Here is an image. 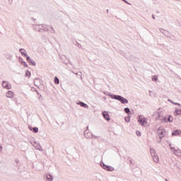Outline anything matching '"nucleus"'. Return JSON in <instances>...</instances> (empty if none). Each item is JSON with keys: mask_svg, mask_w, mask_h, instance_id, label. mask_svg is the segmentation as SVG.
<instances>
[{"mask_svg": "<svg viewBox=\"0 0 181 181\" xmlns=\"http://www.w3.org/2000/svg\"><path fill=\"white\" fill-rule=\"evenodd\" d=\"M138 122H139V124H141L143 127L145 126V124L148 123L145 119L141 118V116H139L138 119Z\"/></svg>", "mask_w": 181, "mask_h": 181, "instance_id": "9b49d317", "label": "nucleus"}, {"mask_svg": "<svg viewBox=\"0 0 181 181\" xmlns=\"http://www.w3.org/2000/svg\"><path fill=\"white\" fill-rule=\"evenodd\" d=\"M2 87L3 88H6V90H11L12 88V85L6 81H3Z\"/></svg>", "mask_w": 181, "mask_h": 181, "instance_id": "39448f33", "label": "nucleus"}, {"mask_svg": "<svg viewBox=\"0 0 181 181\" xmlns=\"http://www.w3.org/2000/svg\"><path fill=\"white\" fill-rule=\"evenodd\" d=\"M46 177L47 179L49 180V181H52L53 180V176L50 174H47L46 175Z\"/></svg>", "mask_w": 181, "mask_h": 181, "instance_id": "5701e85b", "label": "nucleus"}, {"mask_svg": "<svg viewBox=\"0 0 181 181\" xmlns=\"http://www.w3.org/2000/svg\"><path fill=\"white\" fill-rule=\"evenodd\" d=\"M151 80L152 81H158V76L156 75L153 76Z\"/></svg>", "mask_w": 181, "mask_h": 181, "instance_id": "7c9ffc66", "label": "nucleus"}, {"mask_svg": "<svg viewBox=\"0 0 181 181\" xmlns=\"http://www.w3.org/2000/svg\"><path fill=\"white\" fill-rule=\"evenodd\" d=\"M6 96L7 97V98H13V93L11 90H8L6 93Z\"/></svg>", "mask_w": 181, "mask_h": 181, "instance_id": "4468645a", "label": "nucleus"}, {"mask_svg": "<svg viewBox=\"0 0 181 181\" xmlns=\"http://www.w3.org/2000/svg\"><path fill=\"white\" fill-rule=\"evenodd\" d=\"M25 52H26V50H25L23 48H21L19 49V52L21 53V56H23L25 57V56H27V53H25Z\"/></svg>", "mask_w": 181, "mask_h": 181, "instance_id": "6ab92c4d", "label": "nucleus"}, {"mask_svg": "<svg viewBox=\"0 0 181 181\" xmlns=\"http://www.w3.org/2000/svg\"><path fill=\"white\" fill-rule=\"evenodd\" d=\"M33 90H35V91H36L37 95H40V93H39V91L35 88H33Z\"/></svg>", "mask_w": 181, "mask_h": 181, "instance_id": "58836bf2", "label": "nucleus"}, {"mask_svg": "<svg viewBox=\"0 0 181 181\" xmlns=\"http://www.w3.org/2000/svg\"><path fill=\"white\" fill-rule=\"evenodd\" d=\"M167 122H173V117L172 115L167 116Z\"/></svg>", "mask_w": 181, "mask_h": 181, "instance_id": "412c9836", "label": "nucleus"}, {"mask_svg": "<svg viewBox=\"0 0 181 181\" xmlns=\"http://www.w3.org/2000/svg\"><path fill=\"white\" fill-rule=\"evenodd\" d=\"M30 76H31L30 71H29V70H27L25 71V76L28 77V78H30Z\"/></svg>", "mask_w": 181, "mask_h": 181, "instance_id": "c756f323", "label": "nucleus"}, {"mask_svg": "<svg viewBox=\"0 0 181 181\" xmlns=\"http://www.w3.org/2000/svg\"><path fill=\"white\" fill-rule=\"evenodd\" d=\"M107 11V13H108V12H109V10H108V9H107V11Z\"/></svg>", "mask_w": 181, "mask_h": 181, "instance_id": "09e8293b", "label": "nucleus"}, {"mask_svg": "<svg viewBox=\"0 0 181 181\" xmlns=\"http://www.w3.org/2000/svg\"><path fill=\"white\" fill-rule=\"evenodd\" d=\"M124 112H126V114H128V115H129V114H131V110H129V107H125L124 109Z\"/></svg>", "mask_w": 181, "mask_h": 181, "instance_id": "b1692460", "label": "nucleus"}, {"mask_svg": "<svg viewBox=\"0 0 181 181\" xmlns=\"http://www.w3.org/2000/svg\"><path fill=\"white\" fill-rule=\"evenodd\" d=\"M28 129L32 131V132H34V134H37L39 132V128L36 127H33L32 126H28Z\"/></svg>", "mask_w": 181, "mask_h": 181, "instance_id": "1a4fd4ad", "label": "nucleus"}, {"mask_svg": "<svg viewBox=\"0 0 181 181\" xmlns=\"http://www.w3.org/2000/svg\"><path fill=\"white\" fill-rule=\"evenodd\" d=\"M115 100H117V101H119L122 104H128L129 103L128 99L119 95H116V96H115Z\"/></svg>", "mask_w": 181, "mask_h": 181, "instance_id": "f03ea898", "label": "nucleus"}, {"mask_svg": "<svg viewBox=\"0 0 181 181\" xmlns=\"http://www.w3.org/2000/svg\"><path fill=\"white\" fill-rule=\"evenodd\" d=\"M158 142H159V144H160V140Z\"/></svg>", "mask_w": 181, "mask_h": 181, "instance_id": "5fc2aeb1", "label": "nucleus"}, {"mask_svg": "<svg viewBox=\"0 0 181 181\" xmlns=\"http://www.w3.org/2000/svg\"><path fill=\"white\" fill-rule=\"evenodd\" d=\"M24 57H26V59H27L28 63H29L30 61L32 59L30 58V57L28 56V54H27V56H25Z\"/></svg>", "mask_w": 181, "mask_h": 181, "instance_id": "c9c22d12", "label": "nucleus"}, {"mask_svg": "<svg viewBox=\"0 0 181 181\" xmlns=\"http://www.w3.org/2000/svg\"><path fill=\"white\" fill-rule=\"evenodd\" d=\"M35 81H40V78H35Z\"/></svg>", "mask_w": 181, "mask_h": 181, "instance_id": "a19ab883", "label": "nucleus"}, {"mask_svg": "<svg viewBox=\"0 0 181 181\" xmlns=\"http://www.w3.org/2000/svg\"><path fill=\"white\" fill-rule=\"evenodd\" d=\"M123 2H124L125 4H127V5H131V3L128 2V1L127 0H122Z\"/></svg>", "mask_w": 181, "mask_h": 181, "instance_id": "4c0bfd02", "label": "nucleus"}, {"mask_svg": "<svg viewBox=\"0 0 181 181\" xmlns=\"http://www.w3.org/2000/svg\"><path fill=\"white\" fill-rule=\"evenodd\" d=\"M102 115H103V118H105V119H106V121H110V119H111L110 118V115L106 111L103 112Z\"/></svg>", "mask_w": 181, "mask_h": 181, "instance_id": "9d476101", "label": "nucleus"}, {"mask_svg": "<svg viewBox=\"0 0 181 181\" xmlns=\"http://www.w3.org/2000/svg\"><path fill=\"white\" fill-rule=\"evenodd\" d=\"M84 135L87 139H91V138H93V133H91V132H88L87 129L84 132Z\"/></svg>", "mask_w": 181, "mask_h": 181, "instance_id": "423d86ee", "label": "nucleus"}, {"mask_svg": "<svg viewBox=\"0 0 181 181\" xmlns=\"http://www.w3.org/2000/svg\"><path fill=\"white\" fill-rule=\"evenodd\" d=\"M150 153L151 156H155L156 155H158V153H156V151L153 148H150Z\"/></svg>", "mask_w": 181, "mask_h": 181, "instance_id": "a211bd4d", "label": "nucleus"}, {"mask_svg": "<svg viewBox=\"0 0 181 181\" xmlns=\"http://www.w3.org/2000/svg\"><path fill=\"white\" fill-rule=\"evenodd\" d=\"M157 133L159 135L160 139H162L163 138H165V134L166 133V131L163 127H159L157 130Z\"/></svg>", "mask_w": 181, "mask_h": 181, "instance_id": "7ed1b4c3", "label": "nucleus"}, {"mask_svg": "<svg viewBox=\"0 0 181 181\" xmlns=\"http://www.w3.org/2000/svg\"><path fill=\"white\" fill-rule=\"evenodd\" d=\"M100 166L103 169H105V170H107V172H114L113 167L107 165L104 163H100Z\"/></svg>", "mask_w": 181, "mask_h": 181, "instance_id": "20e7f679", "label": "nucleus"}, {"mask_svg": "<svg viewBox=\"0 0 181 181\" xmlns=\"http://www.w3.org/2000/svg\"><path fill=\"white\" fill-rule=\"evenodd\" d=\"M32 145L37 151H42V146H40V144L39 143L34 141L33 143H32Z\"/></svg>", "mask_w": 181, "mask_h": 181, "instance_id": "0eeeda50", "label": "nucleus"}, {"mask_svg": "<svg viewBox=\"0 0 181 181\" xmlns=\"http://www.w3.org/2000/svg\"><path fill=\"white\" fill-rule=\"evenodd\" d=\"M174 153H175V155H177V156H181V151H180V149L175 150Z\"/></svg>", "mask_w": 181, "mask_h": 181, "instance_id": "393cba45", "label": "nucleus"}, {"mask_svg": "<svg viewBox=\"0 0 181 181\" xmlns=\"http://www.w3.org/2000/svg\"><path fill=\"white\" fill-rule=\"evenodd\" d=\"M78 105H80L81 107H83V108H88V105L86 104L85 103L82 101H79L77 103Z\"/></svg>", "mask_w": 181, "mask_h": 181, "instance_id": "ddd939ff", "label": "nucleus"}, {"mask_svg": "<svg viewBox=\"0 0 181 181\" xmlns=\"http://www.w3.org/2000/svg\"><path fill=\"white\" fill-rule=\"evenodd\" d=\"M76 46H77V47H78L79 49H81V47H82L81 45H80V43H78L77 42H76Z\"/></svg>", "mask_w": 181, "mask_h": 181, "instance_id": "e433bc0d", "label": "nucleus"}, {"mask_svg": "<svg viewBox=\"0 0 181 181\" xmlns=\"http://www.w3.org/2000/svg\"><path fill=\"white\" fill-rule=\"evenodd\" d=\"M165 181H168V179H165Z\"/></svg>", "mask_w": 181, "mask_h": 181, "instance_id": "6e6d98bb", "label": "nucleus"}, {"mask_svg": "<svg viewBox=\"0 0 181 181\" xmlns=\"http://www.w3.org/2000/svg\"><path fill=\"white\" fill-rule=\"evenodd\" d=\"M170 149H171V151H174V152H175V151H176V149H175L174 147H171Z\"/></svg>", "mask_w": 181, "mask_h": 181, "instance_id": "37998d69", "label": "nucleus"}, {"mask_svg": "<svg viewBox=\"0 0 181 181\" xmlns=\"http://www.w3.org/2000/svg\"><path fill=\"white\" fill-rule=\"evenodd\" d=\"M105 95H107L108 97H110L112 100L115 99V97L117 95H112L111 93L108 91L103 92Z\"/></svg>", "mask_w": 181, "mask_h": 181, "instance_id": "f8f14e48", "label": "nucleus"}, {"mask_svg": "<svg viewBox=\"0 0 181 181\" xmlns=\"http://www.w3.org/2000/svg\"><path fill=\"white\" fill-rule=\"evenodd\" d=\"M30 63V64H32V66H36V62H35V60L33 59H30V61L28 62Z\"/></svg>", "mask_w": 181, "mask_h": 181, "instance_id": "2f4dec72", "label": "nucleus"}, {"mask_svg": "<svg viewBox=\"0 0 181 181\" xmlns=\"http://www.w3.org/2000/svg\"><path fill=\"white\" fill-rule=\"evenodd\" d=\"M54 80L55 84H59L60 81L59 80V78H58L57 76H55V77L54 78Z\"/></svg>", "mask_w": 181, "mask_h": 181, "instance_id": "c85d7f7f", "label": "nucleus"}, {"mask_svg": "<svg viewBox=\"0 0 181 181\" xmlns=\"http://www.w3.org/2000/svg\"><path fill=\"white\" fill-rule=\"evenodd\" d=\"M34 29L37 30V32H41V33L49 32V30H50L49 29V26L43 24L35 25Z\"/></svg>", "mask_w": 181, "mask_h": 181, "instance_id": "f257e3e1", "label": "nucleus"}, {"mask_svg": "<svg viewBox=\"0 0 181 181\" xmlns=\"http://www.w3.org/2000/svg\"><path fill=\"white\" fill-rule=\"evenodd\" d=\"M15 162H16V163H17V165H18V163H19V160H18V159H16V160H15Z\"/></svg>", "mask_w": 181, "mask_h": 181, "instance_id": "79ce46f5", "label": "nucleus"}, {"mask_svg": "<svg viewBox=\"0 0 181 181\" xmlns=\"http://www.w3.org/2000/svg\"><path fill=\"white\" fill-rule=\"evenodd\" d=\"M24 57H26V59H27L28 63H29L30 61L32 59L30 58V57L28 56V54H27V56H25Z\"/></svg>", "mask_w": 181, "mask_h": 181, "instance_id": "f704fd0d", "label": "nucleus"}, {"mask_svg": "<svg viewBox=\"0 0 181 181\" xmlns=\"http://www.w3.org/2000/svg\"><path fill=\"white\" fill-rule=\"evenodd\" d=\"M104 98V100H106L107 99V97H105V98Z\"/></svg>", "mask_w": 181, "mask_h": 181, "instance_id": "8fccbe9b", "label": "nucleus"}, {"mask_svg": "<svg viewBox=\"0 0 181 181\" xmlns=\"http://www.w3.org/2000/svg\"><path fill=\"white\" fill-rule=\"evenodd\" d=\"M39 95H40L39 98H38L39 100H40L41 98H42V95L40 94Z\"/></svg>", "mask_w": 181, "mask_h": 181, "instance_id": "a18cd8bd", "label": "nucleus"}, {"mask_svg": "<svg viewBox=\"0 0 181 181\" xmlns=\"http://www.w3.org/2000/svg\"><path fill=\"white\" fill-rule=\"evenodd\" d=\"M75 74L77 76V74H77V73H75Z\"/></svg>", "mask_w": 181, "mask_h": 181, "instance_id": "3c124183", "label": "nucleus"}, {"mask_svg": "<svg viewBox=\"0 0 181 181\" xmlns=\"http://www.w3.org/2000/svg\"><path fill=\"white\" fill-rule=\"evenodd\" d=\"M174 115H175V117H177V115H181V109H175Z\"/></svg>", "mask_w": 181, "mask_h": 181, "instance_id": "aec40b11", "label": "nucleus"}, {"mask_svg": "<svg viewBox=\"0 0 181 181\" xmlns=\"http://www.w3.org/2000/svg\"><path fill=\"white\" fill-rule=\"evenodd\" d=\"M126 122H129L131 121V117L128 116L124 118Z\"/></svg>", "mask_w": 181, "mask_h": 181, "instance_id": "72a5a7b5", "label": "nucleus"}, {"mask_svg": "<svg viewBox=\"0 0 181 181\" xmlns=\"http://www.w3.org/2000/svg\"><path fill=\"white\" fill-rule=\"evenodd\" d=\"M10 4H12V1Z\"/></svg>", "mask_w": 181, "mask_h": 181, "instance_id": "4d7b16f0", "label": "nucleus"}, {"mask_svg": "<svg viewBox=\"0 0 181 181\" xmlns=\"http://www.w3.org/2000/svg\"><path fill=\"white\" fill-rule=\"evenodd\" d=\"M0 152H2V146L0 145Z\"/></svg>", "mask_w": 181, "mask_h": 181, "instance_id": "49530a36", "label": "nucleus"}, {"mask_svg": "<svg viewBox=\"0 0 181 181\" xmlns=\"http://www.w3.org/2000/svg\"><path fill=\"white\" fill-rule=\"evenodd\" d=\"M91 139H100V136L92 134Z\"/></svg>", "mask_w": 181, "mask_h": 181, "instance_id": "473e14b6", "label": "nucleus"}, {"mask_svg": "<svg viewBox=\"0 0 181 181\" xmlns=\"http://www.w3.org/2000/svg\"><path fill=\"white\" fill-rule=\"evenodd\" d=\"M161 122L163 124H166L168 122V117L165 116L161 119Z\"/></svg>", "mask_w": 181, "mask_h": 181, "instance_id": "4be33fe9", "label": "nucleus"}, {"mask_svg": "<svg viewBox=\"0 0 181 181\" xmlns=\"http://www.w3.org/2000/svg\"><path fill=\"white\" fill-rule=\"evenodd\" d=\"M160 32H161V33H163L167 37H170V33H169V31L160 28Z\"/></svg>", "mask_w": 181, "mask_h": 181, "instance_id": "6e6552de", "label": "nucleus"}, {"mask_svg": "<svg viewBox=\"0 0 181 181\" xmlns=\"http://www.w3.org/2000/svg\"><path fill=\"white\" fill-rule=\"evenodd\" d=\"M86 129H88V127H86Z\"/></svg>", "mask_w": 181, "mask_h": 181, "instance_id": "603ef678", "label": "nucleus"}, {"mask_svg": "<svg viewBox=\"0 0 181 181\" xmlns=\"http://www.w3.org/2000/svg\"><path fill=\"white\" fill-rule=\"evenodd\" d=\"M169 146H170V148H172V144H169Z\"/></svg>", "mask_w": 181, "mask_h": 181, "instance_id": "de8ad7c7", "label": "nucleus"}, {"mask_svg": "<svg viewBox=\"0 0 181 181\" xmlns=\"http://www.w3.org/2000/svg\"><path fill=\"white\" fill-rule=\"evenodd\" d=\"M136 134L137 136H141V132L136 131Z\"/></svg>", "mask_w": 181, "mask_h": 181, "instance_id": "ea45409f", "label": "nucleus"}, {"mask_svg": "<svg viewBox=\"0 0 181 181\" xmlns=\"http://www.w3.org/2000/svg\"><path fill=\"white\" fill-rule=\"evenodd\" d=\"M18 60L21 62V64H23V66H24V67H28V64L26 63V62L23 61V59L22 57H20Z\"/></svg>", "mask_w": 181, "mask_h": 181, "instance_id": "dca6fc26", "label": "nucleus"}, {"mask_svg": "<svg viewBox=\"0 0 181 181\" xmlns=\"http://www.w3.org/2000/svg\"><path fill=\"white\" fill-rule=\"evenodd\" d=\"M6 59H8V60H11L12 59V55L11 54V53L6 54Z\"/></svg>", "mask_w": 181, "mask_h": 181, "instance_id": "a878e982", "label": "nucleus"}, {"mask_svg": "<svg viewBox=\"0 0 181 181\" xmlns=\"http://www.w3.org/2000/svg\"><path fill=\"white\" fill-rule=\"evenodd\" d=\"M168 101H169L170 103H171V104H173L174 105H179L180 107H181V105H180V103H175V102H173V100H171L170 99H168Z\"/></svg>", "mask_w": 181, "mask_h": 181, "instance_id": "bb28decb", "label": "nucleus"}, {"mask_svg": "<svg viewBox=\"0 0 181 181\" xmlns=\"http://www.w3.org/2000/svg\"><path fill=\"white\" fill-rule=\"evenodd\" d=\"M130 163H132V160H130Z\"/></svg>", "mask_w": 181, "mask_h": 181, "instance_id": "864d4df0", "label": "nucleus"}, {"mask_svg": "<svg viewBox=\"0 0 181 181\" xmlns=\"http://www.w3.org/2000/svg\"><path fill=\"white\" fill-rule=\"evenodd\" d=\"M47 26H48V29H52V30L50 31L51 33H56V30H54V28H53L52 25H47Z\"/></svg>", "mask_w": 181, "mask_h": 181, "instance_id": "cd10ccee", "label": "nucleus"}, {"mask_svg": "<svg viewBox=\"0 0 181 181\" xmlns=\"http://www.w3.org/2000/svg\"><path fill=\"white\" fill-rule=\"evenodd\" d=\"M173 136H177V135H181V131L180 130H175L172 132Z\"/></svg>", "mask_w": 181, "mask_h": 181, "instance_id": "2eb2a0df", "label": "nucleus"}, {"mask_svg": "<svg viewBox=\"0 0 181 181\" xmlns=\"http://www.w3.org/2000/svg\"><path fill=\"white\" fill-rule=\"evenodd\" d=\"M151 18H152L153 19H155V15L152 14Z\"/></svg>", "mask_w": 181, "mask_h": 181, "instance_id": "c03bdc74", "label": "nucleus"}, {"mask_svg": "<svg viewBox=\"0 0 181 181\" xmlns=\"http://www.w3.org/2000/svg\"><path fill=\"white\" fill-rule=\"evenodd\" d=\"M153 158V162L156 163H158L159 162V156H158V154H156V156H151Z\"/></svg>", "mask_w": 181, "mask_h": 181, "instance_id": "f3484780", "label": "nucleus"}]
</instances>
